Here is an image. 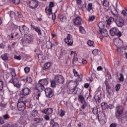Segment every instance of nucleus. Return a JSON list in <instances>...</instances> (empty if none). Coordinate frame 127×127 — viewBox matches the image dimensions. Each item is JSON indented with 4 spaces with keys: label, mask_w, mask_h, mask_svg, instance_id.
Returning a JSON list of instances; mask_svg holds the SVG:
<instances>
[{
    "label": "nucleus",
    "mask_w": 127,
    "mask_h": 127,
    "mask_svg": "<svg viewBox=\"0 0 127 127\" xmlns=\"http://www.w3.org/2000/svg\"><path fill=\"white\" fill-rule=\"evenodd\" d=\"M49 82L47 79H43L39 80L38 83H34L33 84V91L34 93V100H38L41 96V93L43 90H45V86L48 85Z\"/></svg>",
    "instance_id": "1"
},
{
    "label": "nucleus",
    "mask_w": 127,
    "mask_h": 127,
    "mask_svg": "<svg viewBox=\"0 0 127 127\" xmlns=\"http://www.w3.org/2000/svg\"><path fill=\"white\" fill-rule=\"evenodd\" d=\"M115 106L114 104H110L109 105V106H108L107 108L110 109V110L113 109V108H114Z\"/></svg>",
    "instance_id": "55"
},
{
    "label": "nucleus",
    "mask_w": 127,
    "mask_h": 127,
    "mask_svg": "<svg viewBox=\"0 0 127 127\" xmlns=\"http://www.w3.org/2000/svg\"><path fill=\"white\" fill-rule=\"evenodd\" d=\"M26 122V118L24 116H22L20 118V124L23 125Z\"/></svg>",
    "instance_id": "33"
},
{
    "label": "nucleus",
    "mask_w": 127,
    "mask_h": 127,
    "mask_svg": "<svg viewBox=\"0 0 127 127\" xmlns=\"http://www.w3.org/2000/svg\"><path fill=\"white\" fill-rule=\"evenodd\" d=\"M29 71H30V68L29 67H26L24 68L25 73H29Z\"/></svg>",
    "instance_id": "56"
},
{
    "label": "nucleus",
    "mask_w": 127,
    "mask_h": 127,
    "mask_svg": "<svg viewBox=\"0 0 127 127\" xmlns=\"http://www.w3.org/2000/svg\"><path fill=\"white\" fill-rule=\"evenodd\" d=\"M76 3L77 4H78V8H79L80 9H83L82 6V0H76Z\"/></svg>",
    "instance_id": "35"
},
{
    "label": "nucleus",
    "mask_w": 127,
    "mask_h": 127,
    "mask_svg": "<svg viewBox=\"0 0 127 127\" xmlns=\"http://www.w3.org/2000/svg\"><path fill=\"white\" fill-rule=\"evenodd\" d=\"M98 28H99V30L105 29V22H100L98 24Z\"/></svg>",
    "instance_id": "29"
},
{
    "label": "nucleus",
    "mask_w": 127,
    "mask_h": 127,
    "mask_svg": "<svg viewBox=\"0 0 127 127\" xmlns=\"http://www.w3.org/2000/svg\"><path fill=\"white\" fill-rule=\"evenodd\" d=\"M117 127V124L115 123H112L110 125V127Z\"/></svg>",
    "instance_id": "61"
},
{
    "label": "nucleus",
    "mask_w": 127,
    "mask_h": 127,
    "mask_svg": "<svg viewBox=\"0 0 127 127\" xmlns=\"http://www.w3.org/2000/svg\"><path fill=\"white\" fill-rule=\"evenodd\" d=\"M89 86H90V84H89V83H85V84H84V88L87 89V88H89Z\"/></svg>",
    "instance_id": "63"
},
{
    "label": "nucleus",
    "mask_w": 127,
    "mask_h": 127,
    "mask_svg": "<svg viewBox=\"0 0 127 127\" xmlns=\"http://www.w3.org/2000/svg\"><path fill=\"white\" fill-rule=\"evenodd\" d=\"M32 91L28 87H25L20 92V98L17 102V110L19 111H24L26 108L25 96L30 94Z\"/></svg>",
    "instance_id": "3"
},
{
    "label": "nucleus",
    "mask_w": 127,
    "mask_h": 127,
    "mask_svg": "<svg viewBox=\"0 0 127 127\" xmlns=\"http://www.w3.org/2000/svg\"><path fill=\"white\" fill-rule=\"evenodd\" d=\"M52 64L50 63H46V64H45L44 67H43V69L44 70H49Z\"/></svg>",
    "instance_id": "25"
},
{
    "label": "nucleus",
    "mask_w": 127,
    "mask_h": 127,
    "mask_svg": "<svg viewBox=\"0 0 127 127\" xmlns=\"http://www.w3.org/2000/svg\"><path fill=\"white\" fill-rule=\"evenodd\" d=\"M9 69L11 71L10 73L12 75V79H10L9 82L13 84L14 87H17V88H19L21 84L19 83V79H18V78H15L16 76V73H15V68H10Z\"/></svg>",
    "instance_id": "4"
},
{
    "label": "nucleus",
    "mask_w": 127,
    "mask_h": 127,
    "mask_svg": "<svg viewBox=\"0 0 127 127\" xmlns=\"http://www.w3.org/2000/svg\"><path fill=\"white\" fill-rule=\"evenodd\" d=\"M39 5V2L37 0H32V9H35L38 7Z\"/></svg>",
    "instance_id": "26"
},
{
    "label": "nucleus",
    "mask_w": 127,
    "mask_h": 127,
    "mask_svg": "<svg viewBox=\"0 0 127 127\" xmlns=\"http://www.w3.org/2000/svg\"><path fill=\"white\" fill-rule=\"evenodd\" d=\"M15 15L16 16L18 17V18H23L22 13L21 12H20V11H16Z\"/></svg>",
    "instance_id": "34"
},
{
    "label": "nucleus",
    "mask_w": 127,
    "mask_h": 127,
    "mask_svg": "<svg viewBox=\"0 0 127 127\" xmlns=\"http://www.w3.org/2000/svg\"><path fill=\"white\" fill-rule=\"evenodd\" d=\"M99 54V50H94L92 51V54L94 55V56H97Z\"/></svg>",
    "instance_id": "53"
},
{
    "label": "nucleus",
    "mask_w": 127,
    "mask_h": 127,
    "mask_svg": "<svg viewBox=\"0 0 127 127\" xmlns=\"http://www.w3.org/2000/svg\"><path fill=\"white\" fill-rule=\"evenodd\" d=\"M32 0H29L27 1V5L29 6L30 8H32Z\"/></svg>",
    "instance_id": "47"
},
{
    "label": "nucleus",
    "mask_w": 127,
    "mask_h": 127,
    "mask_svg": "<svg viewBox=\"0 0 127 127\" xmlns=\"http://www.w3.org/2000/svg\"><path fill=\"white\" fill-rule=\"evenodd\" d=\"M69 84H70V85H72V88L71 89H70V90H72L71 92H75L78 85H79V83L76 80H70L69 82Z\"/></svg>",
    "instance_id": "11"
},
{
    "label": "nucleus",
    "mask_w": 127,
    "mask_h": 127,
    "mask_svg": "<svg viewBox=\"0 0 127 127\" xmlns=\"http://www.w3.org/2000/svg\"><path fill=\"white\" fill-rule=\"evenodd\" d=\"M43 55L42 54H37L35 56V59L38 60L40 62H42L43 61Z\"/></svg>",
    "instance_id": "24"
},
{
    "label": "nucleus",
    "mask_w": 127,
    "mask_h": 127,
    "mask_svg": "<svg viewBox=\"0 0 127 127\" xmlns=\"http://www.w3.org/2000/svg\"><path fill=\"white\" fill-rule=\"evenodd\" d=\"M96 18V16L95 15H91L90 17H89L88 21L91 22L94 20V19Z\"/></svg>",
    "instance_id": "46"
},
{
    "label": "nucleus",
    "mask_w": 127,
    "mask_h": 127,
    "mask_svg": "<svg viewBox=\"0 0 127 127\" xmlns=\"http://www.w3.org/2000/svg\"><path fill=\"white\" fill-rule=\"evenodd\" d=\"M52 127H59V124L57 123H55L54 124L52 125Z\"/></svg>",
    "instance_id": "62"
},
{
    "label": "nucleus",
    "mask_w": 127,
    "mask_h": 127,
    "mask_svg": "<svg viewBox=\"0 0 127 127\" xmlns=\"http://www.w3.org/2000/svg\"><path fill=\"white\" fill-rule=\"evenodd\" d=\"M101 106L103 110H105L107 108V107H108L107 103H106L105 102H103L101 103Z\"/></svg>",
    "instance_id": "39"
},
{
    "label": "nucleus",
    "mask_w": 127,
    "mask_h": 127,
    "mask_svg": "<svg viewBox=\"0 0 127 127\" xmlns=\"http://www.w3.org/2000/svg\"><path fill=\"white\" fill-rule=\"evenodd\" d=\"M45 11L48 16H50L52 14V8L46 7Z\"/></svg>",
    "instance_id": "27"
},
{
    "label": "nucleus",
    "mask_w": 127,
    "mask_h": 127,
    "mask_svg": "<svg viewBox=\"0 0 127 127\" xmlns=\"http://www.w3.org/2000/svg\"><path fill=\"white\" fill-rule=\"evenodd\" d=\"M46 96L48 98H52L54 96L53 90L50 88H47L45 90Z\"/></svg>",
    "instance_id": "10"
},
{
    "label": "nucleus",
    "mask_w": 127,
    "mask_h": 127,
    "mask_svg": "<svg viewBox=\"0 0 127 127\" xmlns=\"http://www.w3.org/2000/svg\"><path fill=\"white\" fill-rule=\"evenodd\" d=\"M127 11L126 10H122V12H121V14L123 15V16H124V17L127 16Z\"/></svg>",
    "instance_id": "57"
},
{
    "label": "nucleus",
    "mask_w": 127,
    "mask_h": 127,
    "mask_svg": "<svg viewBox=\"0 0 127 127\" xmlns=\"http://www.w3.org/2000/svg\"><path fill=\"white\" fill-rule=\"evenodd\" d=\"M82 17H81L80 16H78L75 17L74 19H73V24H74V25L76 26H80L82 24Z\"/></svg>",
    "instance_id": "14"
},
{
    "label": "nucleus",
    "mask_w": 127,
    "mask_h": 127,
    "mask_svg": "<svg viewBox=\"0 0 127 127\" xmlns=\"http://www.w3.org/2000/svg\"><path fill=\"white\" fill-rule=\"evenodd\" d=\"M57 83H58V82H57L55 80H52L51 81V85L52 86V88H55L56 87Z\"/></svg>",
    "instance_id": "42"
},
{
    "label": "nucleus",
    "mask_w": 127,
    "mask_h": 127,
    "mask_svg": "<svg viewBox=\"0 0 127 127\" xmlns=\"http://www.w3.org/2000/svg\"><path fill=\"white\" fill-rule=\"evenodd\" d=\"M5 121H6V120H3L2 117H0V125H3V124L6 123V122H5Z\"/></svg>",
    "instance_id": "52"
},
{
    "label": "nucleus",
    "mask_w": 127,
    "mask_h": 127,
    "mask_svg": "<svg viewBox=\"0 0 127 127\" xmlns=\"http://www.w3.org/2000/svg\"><path fill=\"white\" fill-rule=\"evenodd\" d=\"M44 119L46 121H49L50 120V118L49 117V115H45Z\"/></svg>",
    "instance_id": "60"
},
{
    "label": "nucleus",
    "mask_w": 127,
    "mask_h": 127,
    "mask_svg": "<svg viewBox=\"0 0 127 127\" xmlns=\"http://www.w3.org/2000/svg\"><path fill=\"white\" fill-rule=\"evenodd\" d=\"M79 32H80V33H81L83 34H85L86 33L85 29L82 26H79Z\"/></svg>",
    "instance_id": "38"
},
{
    "label": "nucleus",
    "mask_w": 127,
    "mask_h": 127,
    "mask_svg": "<svg viewBox=\"0 0 127 127\" xmlns=\"http://www.w3.org/2000/svg\"><path fill=\"white\" fill-rule=\"evenodd\" d=\"M59 19H60V21L64 22L66 20V16L64 15L60 14L59 15Z\"/></svg>",
    "instance_id": "31"
},
{
    "label": "nucleus",
    "mask_w": 127,
    "mask_h": 127,
    "mask_svg": "<svg viewBox=\"0 0 127 127\" xmlns=\"http://www.w3.org/2000/svg\"><path fill=\"white\" fill-rule=\"evenodd\" d=\"M14 59H15V60L19 61L21 59V56H14Z\"/></svg>",
    "instance_id": "58"
},
{
    "label": "nucleus",
    "mask_w": 127,
    "mask_h": 127,
    "mask_svg": "<svg viewBox=\"0 0 127 127\" xmlns=\"http://www.w3.org/2000/svg\"><path fill=\"white\" fill-rule=\"evenodd\" d=\"M110 33L112 36H117L118 38L122 37V32L119 31V29L117 28H112L110 30Z\"/></svg>",
    "instance_id": "6"
},
{
    "label": "nucleus",
    "mask_w": 127,
    "mask_h": 127,
    "mask_svg": "<svg viewBox=\"0 0 127 127\" xmlns=\"http://www.w3.org/2000/svg\"><path fill=\"white\" fill-rule=\"evenodd\" d=\"M12 3L18 5L20 3V0H11Z\"/></svg>",
    "instance_id": "50"
},
{
    "label": "nucleus",
    "mask_w": 127,
    "mask_h": 127,
    "mask_svg": "<svg viewBox=\"0 0 127 127\" xmlns=\"http://www.w3.org/2000/svg\"><path fill=\"white\" fill-rule=\"evenodd\" d=\"M4 85V82L2 80H0V92L2 91Z\"/></svg>",
    "instance_id": "40"
},
{
    "label": "nucleus",
    "mask_w": 127,
    "mask_h": 127,
    "mask_svg": "<svg viewBox=\"0 0 127 127\" xmlns=\"http://www.w3.org/2000/svg\"><path fill=\"white\" fill-rule=\"evenodd\" d=\"M52 112H53V110L52 108H47L44 110H42V113L49 115L52 114Z\"/></svg>",
    "instance_id": "22"
},
{
    "label": "nucleus",
    "mask_w": 127,
    "mask_h": 127,
    "mask_svg": "<svg viewBox=\"0 0 127 127\" xmlns=\"http://www.w3.org/2000/svg\"><path fill=\"white\" fill-rule=\"evenodd\" d=\"M56 81V82L58 83L59 84H63L64 83L65 79L63 76L61 75H56L55 80H53Z\"/></svg>",
    "instance_id": "13"
},
{
    "label": "nucleus",
    "mask_w": 127,
    "mask_h": 127,
    "mask_svg": "<svg viewBox=\"0 0 127 127\" xmlns=\"http://www.w3.org/2000/svg\"><path fill=\"white\" fill-rule=\"evenodd\" d=\"M124 113V107L121 105H118L115 108V118L121 121L124 120V117L122 114Z\"/></svg>",
    "instance_id": "5"
},
{
    "label": "nucleus",
    "mask_w": 127,
    "mask_h": 127,
    "mask_svg": "<svg viewBox=\"0 0 127 127\" xmlns=\"http://www.w3.org/2000/svg\"><path fill=\"white\" fill-rule=\"evenodd\" d=\"M64 41L68 46L73 45V40L70 37V34H67V38L64 39Z\"/></svg>",
    "instance_id": "12"
},
{
    "label": "nucleus",
    "mask_w": 127,
    "mask_h": 127,
    "mask_svg": "<svg viewBox=\"0 0 127 127\" xmlns=\"http://www.w3.org/2000/svg\"><path fill=\"white\" fill-rule=\"evenodd\" d=\"M102 88L101 87V85L98 86V88H97V90L95 91V94L102 95V91L101 90Z\"/></svg>",
    "instance_id": "32"
},
{
    "label": "nucleus",
    "mask_w": 127,
    "mask_h": 127,
    "mask_svg": "<svg viewBox=\"0 0 127 127\" xmlns=\"http://www.w3.org/2000/svg\"><path fill=\"white\" fill-rule=\"evenodd\" d=\"M0 58H1L2 60L5 62H8L9 61V54L6 53L2 55Z\"/></svg>",
    "instance_id": "23"
},
{
    "label": "nucleus",
    "mask_w": 127,
    "mask_h": 127,
    "mask_svg": "<svg viewBox=\"0 0 127 127\" xmlns=\"http://www.w3.org/2000/svg\"><path fill=\"white\" fill-rule=\"evenodd\" d=\"M72 72L73 73V74H74V76L75 77L78 76V77L79 78V79H78V81H82V78H81L80 76H79V73H78V72L76 70V69H73V70H72Z\"/></svg>",
    "instance_id": "30"
},
{
    "label": "nucleus",
    "mask_w": 127,
    "mask_h": 127,
    "mask_svg": "<svg viewBox=\"0 0 127 127\" xmlns=\"http://www.w3.org/2000/svg\"><path fill=\"white\" fill-rule=\"evenodd\" d=\"M104 84L106 85V88L107 89V93L109 96L111 95V93L110 92V84H109L108 81L106 80L105 81H104Z\"/></svg>",
    "instance_id": "19"
},
{
    "label": "nucleus",
    "mask_w": 127,
    "mask_h": 127,
    "mask_svg": "<svg viewBox=\"0 0 127 127\" xmlns=\"http://www.w3.org/2000/svg\"><path fill=\"white\" fill-rule=\"evenodd\" d=\"M70 56H71V57H73L72 62L78 61V58L76 57V56H77V54H76V52L72 51L70 53Z\"/></svg>",
    "instance_id": "20"
},
{
    "label": "nucleus",
    "mask_w": 127,
    "mask_h": 127,
    "mask_svg": "<svg viewBox=\"0 0 127 127\" xmlns=\"http://www.w3.org/2000/svg\"><path fill=\"white\" fill-rule=\"evenodd\" d=\"M98 36H99L100 40L102 41L103 38L108 36V32L105 29H99L98 30Z\"/></svg>",
    "instance_id": "7"
},
{
    "label": "nucleus",
    "mask_w": 127,
    "mask_h": 127,
    "mask_svg": "<svg viewBox=\"0 0 127 127\" xmlns=\"http://www.w3.org/2000/svg\"><path fill=\"white\" fill-rule=\"evenodd\" d=\"M78 102L81 103V109H85L87 107V103H86L85 97L82 95H78Z\"/></svg>",
    "instance_id": "8"
},
{
    "label": "nucleus",
    "mask_w": 127,
    "mask_h": 127,
    "mask_svg": "<svg viewBox=\"0 0 127 127\" xmlns=\"http://www.w3.org/2000/svg\"><path fill=\"white\" fill-rule=\"evenodd\" d=\"M43 121V118H34L33 120V126L37 127L39 124H42Z\"/></svg>",
    "instance_id": "15"
},
{
    "label": "nucleus",
    "mask_w": 127,
    "mask_h": 127,
    "mask_svg": "<svg viewBox=\"0 0 127 127\" xmlns=\"http://www.w3.org/2000/svg\"><path fill=\"white\" fill-rule=\"evenodd\" d=\"M120 78H118V80H119L120 82H123L125 80V77L124 76V75L123 73H120Z\"/></svg>",
    "instance_id": "37"
},
{
    "label": "nucleus",
    "mask_w": 127,
    "mask_h": 127,
    "mask_svg": "<svg viewBox=\"0 0 127 127\" xmlns=\"http://www.w3.org/2000/svg\"><path fill=\"white\" fill-rule=\"evenodd\" d=\"M121 88V84L120 83H118L116 84V86H115V91L116 92H119V90H120Z\"/></svg>",
    "instance_id": "43"
},
{
    "label": "nucleus",
    "mask_w": 127,
    "mask_h": 127,
    "mask_svg": "<svg viewBox=\"0 0 127 127\" xmlns=\"http://www.w3.org/2000/svg\"><path fill=\"white\" fill-rule=\"evenodd\" d=\"M114 44L115 46L119 47H122L124 45V43L122 39L119 38H116L114 40Z\"/></svg>",
    "instance_id": "17"
},
{
    "label": "nucleus",
    "mask_w": 127,
    "mask_h": 127,
    "mask_svg": "<svg viewBox=\"0 0 127 127\" xmlns=\"http://www.w3.org/2000/svg\"><path fill=\"white\" fill-rule=\"evenodd\" d=\"M32 35H29L27 36V38L26 39H21V42L22 44H31L32 43Z\"/></svg>",
    "instance_id": "16"
},
{
    "label": "nucleus",
    "mask_w": 127,
    "mask_h": 127,
    "mask_svg": "<svg viewBox=\"0 0 127 127\" xmlns=\"http://www.w3.org/2000/svg\"><path fill=\"white\" fill-rule=\"evenodd\" d=\"M10 118V116H9V115L8 114H5L4 115H3L2 119H3L4 120H9V119Z\"/></svg>",
    "instance_id": "41"
},
{
    "label": "nucleus",
    "mask_w": 127,
    "mask_h": 127,
    "mask_svg": "<svg viewBox=\"0 0 127 127\" xmlns=\"http://www.w3.org/2000/svg\"><path fill=\"white\" fill-rule=\"evenodd\" d=\"M92 113H93V114H97L98 113V108L97 107H94L93 109L92 110Z\"/></svg>",
    "instance_id": "54"
},
{
    "label": "nucleus",
    "mask_w": 127,
    "mask_h": 127,
    "mask_svg": "<svg viewBox=\"0 0 127 127\" xmlns=\"http://www.w3.org/2000/svg\"><path fill=\"white\" fill-rule=\"evenodd\" d=\"M32 28L33 30H34V31L38 34L39 36L42 35V32L41 31V28H40V27L32 25Z\"/></svg>",
    "instance_id": "18"
},
{
    "label": "nucleus",
    "mask_w": 127,
    "mask_h": 127,
    "mask_svg": "<svg viewBox=\"0 0 127 127\" xmlns=\"http://www.w3.org/2000/svg\"><path fill=\"white\" fill-rule=\"evenodd\" d=\"M83 6H84V7H86L87 10L89 12L93 9V4H92V3H89L87 6L86 5V3H84Z\"/></svg>",
    "instance_id": "21"
},
{
    "label": "nucleus",
    "mask_w": 127,
    "mask_h": 127,
    "mask_svg": "<svg viewBox=\"0 0 127 127\" xmlns=\"http://www.w3.org/2000/svg\"><path fill=\"white\" fill-rule=\"evenodd\" d=\"M26 81H27L28 83H32V77L30 76H28L27 78H26Z\"/></svg>",
    "instance_id": "44"
},
{
    "label": "nucleus",
    "mask_w": 127,
    "mask_h": 127,
    "mask_svg": "<svg viewBox=\"0 0 127 127\" xmlns=\"http://www.w3.org/2000/svg\"><path fill=\"white\" fill-rule=\"evenodd\" d=\"M103 5L105 7H108L109 5V1L107 0H104V2L103 3Z\"/></svg>",
    "instance_id": "51"
},
{
    "label": "nucleus",
    "mask_w": 127,
    "mask_h": 127,
    "mask_svg": "<svg viewBox=\"0 0 127 127\" xmlns=\"http://www.w3.org/2000/svg\"><path fill=\"white\" fill-rule=\"evenodd\" d=\"M87 44L89 46H91V47H94V46L93 45V44H94V42L93 41L89 40L88 41H87Z\"/></svg>",
    "instance_id": "45"
},
{
    "label": "nucleus",
    "mask_w": 127,
    "mask_h": 127,
    "mask_svg": "<svg viewBox=\"0 0 127 127\" xmlns=\"http://www.w3.org/2000/svg\"><path fill=\"white\" fill-rule=\"evenodd\" d=\"M19 31H20V33H24V35H27L29 33V28L24 25L19 26Z\"/></svg>",
    "instance_id": "9"
},
{
    "label": "nucleus",
    "mask_w": 127,
    "mask_h": 127,
    "mask_svg": "<svg viewBox=\"0 0 127 127\" xmlns=\"http://www.w3.org/2000/svg\"><path fill=\"white\" fill-rule=\"evenodd\" d=\"M6 125H9V127H16L15 124H12L11 123L7 124Z\"/></svg>",
    "instance_id": "59"
},
{
    "label": "nucleus",
    "mask_w": 127,
    "mask_h": 127,
    "mask_svg": "<svg viewBox=\"0 0 127 127\" xmlns=\"http://www.w3.org/2000/svg\"><path fill=\"white\" fill-rule=\"evenodd\" d=\"M65 111L63 110V109H61L59 112V116L62 117H64V116H65Z\"/></svg>",
    "instance_id": "36"
},
{
    "label": "nucleus",
    "mask_w": 127,
    "mask_h": 127,
    "mask_svg": "<svg viewBox=\"0 0 127 127\" xmlns=\"http://www.w3.org/2000/svg\"><path fill=\"white\" fill-rule=\"evenodd\" d=\"M101 96L102 95L96 94V96H95V101L98 104L102 101V100L101 99Z\"/></svg>",
    "instance_id": "28"
},
{
    "label": "nucleus",
    "mask_w": 127,
    "mask_h": 127,
    "mask_svg": "<svg viewBox=\"0 0 127 127\" xmlns=\"http://www.w3.org/2000/svg\"><path fill=\"white\" fill-rule=\"evenodd\" d=\"M38 116V111L33 110L32 111V117H36Z\"/></svg>",
    "instance_id": "48"
},
{
    "label": "nucleus",
    "mask_w": 127,
    "mask_h": 127,
    "mask_svg": "<svg viewBox=\"0 0 127 127\" xmlns=\"http://www.w3.org/2000/svg\"><path fill=\"white\" fill-rule=\"evenodd\" d=\"M103 67L101 66H99L98 67H97V70L98 71H102Z\"/></svg>",
    "instance_id": "64"
},
{
    "label": "nucleus",
    "mask_w": 127,
    "mask_h": 127,
    "mask_svg": "<svg viewBox=\"0 0 127 127\" xmlns=\"http://www.w3.org/2000/svg\"><path fill=\"white\" fill-rule=\"evenodd\" d=\"M111 13L113 16L110 17V18L106 21L107 24L106 25V27H107V28L110 27L112 22H114L118 27H122L125 23V21L119 16L117 10L115 8V10H111Z\"/></svg>",
    "instance_id": "2"
},
{
    "label": "nucleus",
    "mask_w": 127,
    "mask_h": 127,
    "mask_svg": "<svg viewBox=\"0 0 127 127\" xmlns=\"http://www.w3.org/2000/svg\"><path fill=\"white\" fill-rule=\"evenodd\" d=\"M54 6H55V3L50 2V3H49V5L47 6L46 8L49 7V8H52Z\"/></svg>",
    "instance_id": "49"
}]
</instances>
